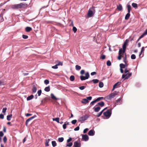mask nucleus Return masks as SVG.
I'll return each mask as SVG.
<instances>
[{"label":"nucleus","mask_w":147,"mask_h":147,"mask_svg":"<svg viewBox=\"0 0 147 147\" xmlns=\"http://www.w3.org/2000/svg\"><path fill=\"white\" fill-rule=\"evenodd\" d=\"M28 5L26 3H20L12 5L11 7L13 9H17L18 8H21L27 7Z\"/></svg>","instance_id":"1"},{"label":"nucleus","mask_w":147,"mask_h":147,"mask_svg":"<svg viewBox=\"0 0 147 147\" xmlns=\"http://www.w3.org/2000/svg\"><path fill=\"white\" fill-rule=\"evenodd\" d=\"M129 70H128L127 68L125 69L124 71L125 74L122 75V78L123 79L124 78V80L128 79L131 75L132 73L129 72Z\"/></svg>","instance_id":"2"},{"label":"nucleus","mask_w":147,"mask_h":147,"mask_svg":"<svg viewBox=\"0 0 147 147\" xmlns=\"http://www.w3.org/2000/svg\"><path fill=\"white\" fill-rule=\"evenodd\" d=\"M117 94L116 92H112L109 95L105 97L104 99L106 101H108L111 100V99L114 98Z\"/></svg>","instance_id":"3"},{"label":"nucleus","mask_w":147,"mask_h":147,"mask_svg":"<svg viewBox=\"0 0 147 147\" xmlns=\"http://www.w3.org/2000/svg\"><path fill=\"white\" fill-rule=\"evenodd\" d=\"M95 12V10L93 7L92 8L90 9L88 11L87 18L91 17L93 16Z\"/></svg>","instance_id":"4"},{"label":"nucleus","mask_w":147,"mask_h":147,"mask_svg":"<svg viewBox=\"0 0 147 147\" xmlns=\"http://www.w3.org/2000/svg\"><path fill=\"white\" fill-rule=\"evenodd\" d=\"M88 117L89 116L85 114L80 117L78 119V121L82 122L86 120Z\"/></svg>","instance_id":"5"},{"label":"nucleus","mask_w":147,"mask_h":147,"mask_svg":"<svg viewBox=\"0 0 147 147\" xmlns=\"http://www.w3.org/2000/svg\"><path fill=\"white\" fill-rule=\"evenodd\" d=\"M107 118H109L111 116V109L108 110L106 112L103 113Z\"/></svg>","instance_id":"6"},{"label":"nucleus","mask_w":147,"mask_h":147,"mask_svg":"<svg viewBox=\"0 0 147 147\" xmlns=\"http://www.w3.org/2000/svg\"><path fill=\"white\" fill-rule=\"evenodd\" d=\"M128 42L129 40L128 39H126L124 42L122 46L123 49L124 50H125L126 48V46L127 45Z\"/></svg>","instance_id":"7"},{"label":"nucleus","mask_w":147,"mask_h":147,"mask_svg":"<svg viewBox=\"0 0 147 147\" xmlns=\"http://www.w3.org/2000/svg\"><path fill=\"white\" fill-rule=\"evenodd\" d=\"M122 98H120L116 100V102L115 104V107L116 105H120L122 104V101H121Z\"/></svg>","instance_id":"8"},{"label":"nucleus","mask_w":147,"mask_h":147,"mask_svg":"<svg viewBox=\"0 0 147 147\" xmlns=\"http://www.w3.org/2000/svg\"><path fill=\"white\" fill-rule=\"evenodd\" d=\"M82 139L84 140L85 141H87L89 139L88 136L86 134L82 135Z\"/></svg>","instance_id":"9"},{"label":"nucleus","mask_w":147,"mask_h":147,"mask_svg":"<svg viewBox=\"0 0 147 147\" xmlns=\"http://www.w3.org/2000/svg\"><path fill=\"white\" fill-rule=\"evenodd\" d=\"M36 117V115H34V116L30 118H29V119H28L26 121V126H27L28 125V122L30 121L31 120H32V119H33L35 117Z\"/></svg>","instance_id":"10"},{"label":"nucleus","mask_w":147,"mask_h":147,"mask_svg":"<svg viewBox=\"0 0 147 147\" xmlns=\"http://www.w3.org/2000/svg\"><path fill=\"white\" fill-rule=\"evenodd\" d=\"M95 131L93 130H91L88 133V135L90 136H93L94 135Z\"/></svg>","instance_id":"11"},{"label":"nucleus","mask_w":147,"mask_h":147,"mask_svg":"<svg viewBox=\"0 0 147 147\" xmlns=\"http://www.w3.org/2000/svg\"><path fill=\"white\" fill-rule=\"evenodd\" d=\"M80 144L77 141L75 142L74 144V147H80Z\"/></svg>","instance_id":"12"},{"label":"nucleus","mask_w":147,"mask_h":147,"mask_svg":"<svg viewBox=\"0 0 147 147\" xmlns=\"http://www.w3.org/2000/svg\"><path fill=\"white\" fill-rule=\"evenodd\" d=\"M51 98L53 100H56L60 99L59 98L56 97L53 94H51Z\"/></svg>","instance_id":"13"},{"label":"nucleus","mask_w":147,"mask_h":147,"mask_svg":"<svg viewBox=\"0 0 147 147\" xmlns=\"http://www.w3.org/2000/svg\"><path fill=\"white\" fill-rule=\"evenodd\" d=\"M121 84L120 82H118L115 83L113 86V88L112 89L113 90L115 88H117L118 87V86L120 85Z\"/></svg>","instance_id":"14"},{"label":"nucleus","mask_w":147,"mask_h":147,"mask_svg":"<svg viewBox=\"0 0 147 147\" xmlns=\"http://www.w3.org/2000/svg\"><path fill=\"white\" fill-rule=\"evenodd\" d=\"M117 9L120 11H122L123 10V7L121 4H119L117 6Z\"/></svg>","instance_id":"15"},{"label":"nucleus","mask_w":147,"mask_h":147,"mask_svg":"<svg viewBox=\"0 0 147 147\" xmlns=\"http://www.w3.org/2000/svg\"><path fill=\"white\" fill-rule=\"evenodd\" d=\"M125 50H124L123 49H119V55H121L125 53Z\"/></svg>","instance_id":"16"},{"label":"nucleus","mask_w":147,"mask_h":147,"mask_svg":"<svg viewBox=\"0 0 147 147\" xmlns=\"http://www.w3.org/2000/svg\"><path fill=\"white\" fill-rule=\"evenodd\" d=\"M81 102L83 103L86 104L89 102V101L86 99L84 98L82 100Z\"/></svg>","instance_id":"17"},{"label":"nucleus","mask_w":147,"mask_h":147,"mask_svg":"<svg viewBox=\"0 0 147 147\" xmlns=\"http://www.w3.org/2000/svg\"><path fill=\"white\" fill-rule=\"evenodd\" d=\"M97 105H99L101 107H103L105 105V103L103 101H101L99 102H98L97 104Z\"/></svg>","instance_id":"18"},{"label":"nucleus","mask_w":147,"mask_h":147,"mask_svg":"<svg viewBox=\"0 0 147 147\" xmlns=\"http://www.w3.org/2000/svg\"><path fill=\"white\" fill-rule=\"evenodd\" d=\"M130 16V13H128L126 15H125V19L126 20H128Z\"/></svg>","instance_id":"19"},{"label":"nucleus","mask_w":147,"mask_h":147,"mask_svg":"<svg viewBox=\"0 0 147 147\" xmlns=\"http://www.w3.org/2000/svg\"><path fill=\"white\" fill-rule=\"evenodd\" d=\"M25 30L26 32H29L32 30V28L30 27H27L26 28Z\"/></svg>","instance_id":"20"},{"label":"nucleus","mask_w":147,"mask_h":147,"mask_svg":"<svg viewBox=\"0 0 147 147\" xmlns=\"http://www.w3.org/2000/svg\"><path fill=\"white\" fill-rule=\"evenodd\" d=\"M100 108L99 107H97L96 108H94V111L95 112H98L100 110Z\"/></svg>","instance_id":"21"},{"label":"nucleus","mask_w":147,"mask_h":147,"mask_svg":"<svg viewBox=\"0 0 147 147\" xmlns=\"http://www.w3.org/2000/svg\"><path fill=\"white\" fill-rule=\"evenodd\" d=\"M12 116V115L11 114H10L9 115H8L7 116V119L8 121H10L11 118Z\"/></svg>","instance_id":"22"},{"label":"nucleus","mask_w":147,"mask_h":147,"mask_svg":"<svg viewBox=\"0 0 147 147\" xmlns=\"http://www.w3.org/2000/svg\"><path fill=\"white\" fill-rule=\"evenodd\" d=\"M104 98L103 97H99L97 98H96V99H95V100L96 102H97L99 101H100V100L103 99Z\"/></svg>","instance_id":"23"},{"label":"nucleus","mask_w":147,"mask_h":147,"mask_svg":"<svg viewBox=\"0 0 147 147\" xmlns=\"http://www.w3.org/2000/svg\"><path fill=\"white\" fill-rule=\"evenodd\" d=\"M127 9L128 12V13H130L131 9V7L130 5H127Z\"/></svg>","instance_id":"24"},{"label":"nucleus","mask_w":147,"mask_h":147,"mask_svg":"<svg viewBox=\"0 0 147 147\" xmlns=\"http://www.w3.org/2000/svg\"><path fill=\"white\" fill-rule=\"evenodd\" d=\"M34 96L33 95H31L30 96H28L27 98V100H29L32 99L33 98Z\"/></svg>","instance_id":"25"},{"label":"nucleus","mask_w":147,"mask_h":147,"mask_svg":"<svg viewBox=\"0 0 147 147\" xmlns=\"http://www.w3.org/2000/svg\"><path fill=\"white\" fill-rule=\"evenodd\" d=\"M50 141V140L49 139H48V140H46V142L45 143V146H49V142Z\"/></svg>","instance_id":"26"},{"label":"nucleus","mask_w":147,"mask_h":147,"mask_svg":"<svg viewBox=\"0 0 147 147\" xmlns=\"http://www.w3.org/2000/svg\"><path fill=\"white\" fill-rule=\"evenodd\" d=\"M32 90V92H36L37 90V88L34 85L33 86Z\"/></svg>","instance_id":"27"},{"label":"nucleus","mask_w":147,"mask_h":147,"mask_svg":"<svg viewBox=\"0 0 147 147\" xmlns=\"http://www.w3.org/2000/svg\"><path fill=\"white\" fill-rule=\"evenodd\" d=\"M53 121H57L58 123H60L59 121V118L57 117V118H53Z\"/></svg>","instance_id":"28"},{"label":"nucleus","mask_w":147,"mask_h":147,"mask_svg":"<svg viewBox=\"0 0 147 147\" xmlns=\"http://www.w3.org/2000/svg\"><path fill=\"white\" fill-rule=\"evenodd\" d=\"M50 90V88L49 86L46 87L45 89V90L47 92H49Z\"/></svg>","instance_id":"29"},{"label":"nucleus","mask_w":147,"mask_h":147,"mask_svg":"<svg viewBox=\"0 0 147 147\" xmlns=\"http://www.w3.org/2000/svg\"><path fill=\"white\" fill-rule=\"evenodd\" d=\"M120 68L123 69L125 67V65L123 63H121L120 64Z\"/></svg>","instance_id":"30"},{"label":"nucleus","mask_w":147,"mask_h":147,"mask_svg":"<svg viewBox=\"0 0 147 147\" xmlns=\"http://www.w3.org/2000/svg\"><path fill=\"white\" fill-rule=\"evenodd\" d=\"M76 70H79L81 69V67L79 65H76Z\"/></svg>","instance_id":"31"},{"label":"nucleus","mask_w":147,"mask_h":147,"mask_svg":"<svg viewBox=\"0 0 147 147\" xmlns=\"http://www.w3.org/2000/svg\"><path fill=\"white\" fill-rule=\"evenodd\" d=\"M86 77L85 76H80V79L82 81H83V80H85L86 79H87V78H86Z\"/></svg>","instance_id":"32"},{"label":"nucleus","mask_w":147,"mask_h":147,"mask_svg":"<svg viewBox=\"0 0 147 147\" xmlns=\"http://www.w3.org/2000/svg\"><path fill=\"white\" fill-rule=\"evenodd\" d=\"M132 7L135 8H136L138 7L137 4L135 3H133L132 4Z\"/></svg>","instance_id":"33"},{"label":"nucleus","mask_w":147,"mask_h":147,"mask_svg":"<svg viewBox=\"0 0 147 147\" xmlns=\"http://www.w3.org/2000/svg\"><path fill=\"white\" fill-rule=\"evenodd\" d=\"M52 144L53 147H55L57 145V143L55 141H53L52 142Z\"/></svg>","instance_id":"34"},{"label":"nucleus","mask_w":147,"mask_h":147,"mask_svg":"<svg viewBox=\"0 0 147 147\" xmlns=\"http://www.w3.org/2000/svg\"><path fill=\"white\" fill-rule=\"evenodd\" d=\"M64 140V138L63 137L59 138L58 139V141L59 142H62Z\"/></svg>","instance_id":"35"},{"label":"nucleus","mask_w":147,"mask_h":147,"mask_svg":"<svg viewBox=\"0 0 147 147\" xmlns=\"http://www.w3.org/2000/svg\"><path fill=\"white\" fill-rule=\"evenodd\" d=\"M75 77L74 76H71L70 77V80L71 81H73L74 80Z\"/></svg>","instance_id":"36"},{"label":"nucleus","mask_w":147,"mask_h":147,"mask_svg":"<svg viewBox=\"0 0 147 147\" xmlns=\"http://www.w3.org/2000/svg\"><path fill=\"white\" fill-rule=\"evenodd\" d=\"M92 81L94 83L96 84L98 83L99 82V80L98 79H93Z\"/></svg>","instance_id":"37"},{"label":"nucleus","mask_w":147,"mask_h":147,"mask_svg":"<svg viewBox=\"0 0 147 147\" xmlns=\"http://www.w3.org/2000/svg\"><path fill=\"white\" fill-rule=\"evenodd\" d=\"M5 84V83L3 80H0V86L3 85Z\"/></svg>","instance_id":"38"},{"label":"nucleus","mask_w":147,"mask_h":147,"mask_svg":"<svg viewBox=\"0 0 147 147\" xmlns=\"http://www.w3.org/2000/svg\"><path fill=\"white\" fill-rule=\"evenodd\" d=\"M104 84L103 82H100L99 84V86L100 88H102L103 87Z\"/></svg>","instance_id":"39"},{"label":"nucleus","mask_w":147,"mask_h":147,"mask_svg":"<svg viewBox=\"0 0 147 147\" xmlns=\"http://www.w3.org/2000/svg\"><path fill=\"white\" fill-rule=\"evenodd\" d=\"M131 58L132 59H134L136 58V56L134 54H132L131 57Z\"/></svg>","instance_id":"40"},{"label":"nucleus","mask_w":147,"mask_h":147,"mask_svg":"<svg viewBox=\"0 0 147 147\" xmlns=\"http://www.w3.org/2000/svg\"><path fill=\"white\" fill-rule=\"evenodd\" d=\"M107 66H110L111 65V61L108 60L107 61Z\"/></svg>","instance_id":"41"},{"label":"nucleus","mask_w":147,"mask_h":147,"mask_svg":"<svg viewBox=\"0 0 147 147\" xmlns=\"http://www.w3.org/2000/svg\"><path fill=\"white\" fill-rule=\"evenodd\" d=\"M85 76L86 78H87V79L89 77V75L88 72H87L85 74Z\"/></svg>","instance_id":"42"},{"label":"nucleus","mask_w":147,"mask_h":147,"mask_svg":"<svg viewBox=\"0 0 147 147\" xmlns=\"http://www.w3.org/2000/svg\"><path fill=\"white\" fill-rule=\"evenodd\" d=\"M73 31L74 32V33H75L76 32L77 30V28H76L74 26H73Z\"/></svg>","instance_id":"43"},{"label":"nucleus","mask_w":147,"mask_h":147,"mask_svg":"<svg viewBox=\"0 0 147 147\" xmlns=\"http://www.w3.org/2000/svg\"><path fill=\"white\" fill-rule=\"evenodd\" d=\"M144 51V47H143L142 48L141 50V52H140V55H139V56H140V55L142 54V53Z\"/></svg>","instance_id":"44"},{"label":"nucleus","mask_w":147,"mask_h":147,"mask_svg":"<svg viewBox=\"0 0 147 147\" xmlns=\"http://www.w3.org/2000/svg\"><path fill=\"white\" fill-rule=\"evenodd\" d=\"M126 59H127L126 55L125 54V57L124 58V60H123V61L125 63H126V62H127L126 61Z\"/></svg>","instance_id":"45"},{"label":"nucleus","mask_w":147,"mask_h":147,"mask_svg":"<svg viewBox=\"0 0 147 147\" xmlns=\"http://www.w3.org/2000/svg\"><path fill=\"white\" fill-rule=\"evenodd\" d=\"M28 37V36L26 35H22V38L24 39H27Z\"/></svg>","instance_id":"46"},{"label":"nucleus","mask_w":147,"mask_h":147,"mask_svg":"<svg viewBox=\"0 0 147 147\" xmlns=\"http://www.w3.org/2000/svg\"><path fill=\"white\" fill-rule=\"evenodd\" d=\"M7 109V108L6 107L3 108L2 110V112L3 113H5Z\"/></svg>","instance_id":"47"},{"label":"nucleus","mask_w":147,"mask_h":147,"mask_svg":"<svg viewBox=\"0 0 147 147\" xmlns=\"http://www.w3.org/2000/svg\"><path fill=\"white\" fill-rule=\"evenodd\" d=\"M3 141L5 143L7 141V138L5 136L3 138Z\"/></svg>","instance_id":"48"},{"label":"nucleus","mask_w":147,"mask_h":147,"mask_svg":"<svg viewBox=\"0 0 147 147\" xmlns=\"http://www.w3.org/2000/svg\"><path fill=\"white\" fill-rule=\"evenodd\" d=\"M77 120L76 119L73 120L71 121V123L72 124H75L77 122Z\"/></svg>","instance_id":"49"},{"label":"nucleus","mask_w":147,"mask_h":147,"mask_svg":"<svg viewBox=\"0 0 147 147\" xmlns=\"http://www.w3.org/2000/svg\"><path fill=\"white\" fill-rule=\"evenodd\" d=\"M103 112V111H101L98 114L97 116L98 117H100L101 115Z\"/></svg>","instance_id":"50"},{"label":"nucleus","mask_w":147,"mask_h":147,"mask_svg":"<svg viewBox=\"0 0 147 147\" xmlns=\"http://www.w3.org/2000/svg\"><path fill=\"white\" fill-rule=\"evenodd\" d=\"M100 58L102 59H104L105 58V55H101L100 56Z\"/></svg>","instance_id":"51"},{"label":"nucleus","mask_w":147,"mask_h":147,"mask_svg":"<svg viewBox=\"0 0 147 147\" xmlns=\"http://www.w3.org/2000/svg\"><path fill=\"white\" fill-rule=\"evenodd\" d=\"M57 66L59 65H63V63L62 62H60V61H58V63L57 64Z\"/></svg>","instance_id":"52"},{"label":"nucleus","mask_w":147,"mask_h":147,"mask_svg":"<svg viewBox=\"0 0 147 147\" xmlns=\"http://www.w3.org/2000/svg\"><path fill=\"white\" fill-rule=\"evenodd\" d=\"M44 83L45 84H47L49 83V81L48 80H45L44 81Z\"/></svg>","instance_id":"53"},{"label":"nucleus","mask_w":147,"mask_h":147,"mask_svg":"<svg viewBox=\"0 0 147 147\" xmlns=\"http://www.w3.org/2000/svg\"><path fill=\"white\" fill-rule=\"evenodd\" d=\"M72 142H70L68 144H67V146L71 147L72 145Z\"/></svg>","instance_id":"54"},{"label":"nucleus","mask_w":147,"mask_h":147,"mask_svg":"<svg viewBox=\"0 0 147 147\" xmlns=\"http://www.w3.org/2000/svg\"><path fill=\"white\" fill-rule=\"evenodd\" d=\"M88 130V128L85 129L83 131V133L84 134L86 133Z\"/></svg>","instance_id":"55"},{"label":"nucleus","mask_w":147,"mask_h":147,"mask_svg":"<svg viewBox=\"0 0 147 147\" xmlns=\"http://www.w3.org/2000/svg\"><path fill=\"white\" fill-rule=\"evenodd\" d=\"M86 87L85 86H80L79 87V88L81 90H83Z\"/></svg>","instance_id":"56"},{"label":"nucleus","mask_w":147,"mask_h":147,"mask_svg":"<svg viewBox=\"0 0 147 147\" xmlns=\"http://www.w3.org/2000/svg\"><path fill=\"white\" fill-rule=\"evenodd\" d=\"M121 58V55H119V56L117 57V59L119 60H120Z\"/></svg>","instance_id":"57"},{"label":"nucleus","mask_w":147,"mask_h":147,"mask_svg":"<svg viewBox=\"0 0 147 147\" xmlns=\"http://www.w3.org/2000/svg\"><path fill=\"white\" fill-rule=\"evenodd\" d=\"M57 65L56 64V65L52 66V68L54 69H56L58 68Z\"/></svg>","instance_id":"58"},{"label":"nucleus","mask_w":147,"mask_h":147,"mask_svg":"<svg viewBox=\"0 0 147 147\" xmlns=\"http://www.w3.org/2000/svg\"><path fill=\"white\" fill-rule=\"evenodd\" d=\"M4 135V134L2 131L0 132V137H2Z\"/></svg>","instance_id":"59"},{"label":"nucleus","mask_w":147,"mask_h":147,"mask_svg":"<svg viewBox=\"0 0 147 147\" xmlns=\"http://www.w3.org/2000/svg\"><path fill=\"white\" fill-rule=\"evenodd\" d=\"M66 123H65L63 125V128L64 129H65L66 128Z\"/></svg>","instance_id":"60"},{"label":"nucleus","mask_w":147,"mask_h":147,"mask_svg":"<svg viewBox=\"0 0 147 147\" xmlns=\"http://www.w3.org/2000/svg\"><path fill=\"white\" fill-rule=\"evenodd\" d=\"M96 102L95 100H94L92 101V102H91L90 103V105H94V103Z\"/></svg>","instance_id":"61"},{"label":"nucleus","mask_w":147,"mask_h":147,"mask_svg":"<svg viewBox=\"0 0 147 147\" xmlns=\"http://www.w3.org/2000/svg\"><path fill=\"white\" fill-rule=\"evenodd\" d=\"M84 73H85V71L84 70H81L80 72V73L82 75L84 74Z\"/></svg>","instance_id":"62"},{"label":"nucleus","mask_w":147,"mask_h":147,"mask_svg":"<svg viewBox=\"0 0 147 147\" xmlns=\"http://www.w3.org/2000/svg\"><path fill=\"white\" fill-rule=\"evenodd\" d=\"M88 100H91L92 98V97L91 96H89L87 97L86 98Z\"/></svg>","instance_id":"63"},{"label":"nucleus","mask_w":147,"mask_h":147,"mask_svg":"<svg viewBox=\"0 0 147 147\" xmlns=\"http://www.w3.org/2000/svg\"><path fill=\"white\" fill-rule=\"evenodd\" d=\"M4 115L2 114H0V118L1 119H3L4 118Z\"/></svg>","instance_id":"64"}]
</instances>
